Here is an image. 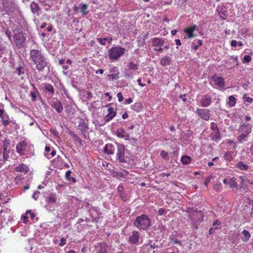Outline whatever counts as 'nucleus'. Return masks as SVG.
Here are the masks:
<instances>
[{"label": "nucleus", "instance_id": "nucleus-1", "mask_svg": "<svg viewBox=\"0 0 253 253\" xmlns=\"http://www.w3.org/2000/svg\"><path fill=\"white\" fill-rule=\"evenodd\" d=\"M30 59L36 64V69L39 72L43 71L49 65L47 58L41 49H31Z\"/></svg>", "mask_w": 253, "mask_h": 253}, {"label": "nucleus", "instance_id": "nucleus-2", "mask_svg": "<svg viewBox=\"0 0 253 253\" xmlns=\"http://www.w3.org/2000/svg\"><path fill=\"white\" fill-rule=\"evenodd\" d=\"M24 21L23 17H9V26L8 29L5 31V34L10 40H11L12 38L11 31L12 32H18L23 30L21 22H23Z\"/></svg>", "mask_w": 253, "mask_h": 253}, {"label": "nucleus", "instance_id": "nucleus-3", "mask_svg": "<svg viewBox=\"0 0 253 253\" xmlns=\"http://www.w3.org/2000/svg\"><path fill=\"white\" fill-rule=\"evenodd\" d=\"M151 224V219L145 214L137 216L133 222V225L139 230H146L150 227Z\"/></svg>", "mask_w": 253, "mask_h": 253}, {"label": "nucleus", "instance_id": "nucleus-4", "mask_svg": "<svg viewBox=\"0 0 253 253\" xmlns=\"http://www.w3.org/2000/svg\"><path fill=\"white\" fill-rule=\"evenodd\" d=\"M125 48L121 46H115L111 47L108 51V56L112 60H117L124 55L126 52Z\"/></svg>", "mask_w": 253, "mask_h": 253}, {"label": "nucleus", "instance_id": "nucleus-5", "mask_svg": "<svg viewBox=\"0 0 253 253\" xmlns=\"http://www.w3.org/2000/svg\"><path fill=\"white\" fill-rule=\"evenodd\" d=\"M12 32L13 33V41L16 45L19 48L23 47L25 46L26 38L24 36L23 30Z\"/></svg>", "mask_w": 253, "mask_h": 253}, {"label": "nucleus", "instance_id": "nucleus-6", "mask_svg": "<svg viewBox=\"0 0 253 253\" xmlns=\"http://www.w3.org/2000/svg\"><path fill=\"white\" fill-rule=\"evenodd\" d=\"M4 9L7 12L14 13L15 15L19 14L18 8L15 2L12 0H4L3 1Z\"/></svg>", "mask_w": 253, "mask_h": 253}, {"label": "nucleus", "instance_id": "nucleus-7", "mask_svg": "<svg viewBox=\"0 0 253 253\" xmlns=\"http://www.w3.org/2000/svg\"><path fill=\"white\" fill-rule=\"evenodd\" d=\"M117 152L116 153L117 159L120 163H126V158L125 157V147L123 144L119 143H116Z\"/></svg>", "mask_w": 253, "mask_h": 253}, {"label": "nucleus", "instance_id": "nucleus-8", "mask_svg": "<svg viewBox=\"0 0 253 253\" xmlns=\"http://www.w3.org/2000/svg\"><path fill=\"white\" fill-rule=\"evenodd\" d=\"M88 7L87 4L80 3L79 6L74 5L73 7V11L75 14H78L81 13L82 15H86L88 14Z\"/></svg>", "mask_w": 253, "mask_h": 253}, {"label": "nucleus", "instance_id": "nucleus-9", "mask_svg": "<svg viewBox=\"0 0 253 253\" xmlns=\"http://www.w3.org/2000/svg\"><path fill=\"white\" fill-rule=\"evenodd\" d=\"M78 128L80 130L84 137L86 138L87 134L89 127L88 125L86 123L85 121L81 118L80 120Z\"/></svg>", "mask_w": 253, "mask_h": 253}, {"label": "nucleus", "instance_id": "nucleus-10", "mask_svg": "<svg viewBox=\"0 0 253 253\" xmlns=\"http://www.w3.org/2000/svg\"><path fill=\"white\" fill-rule=\"evenodd\" d=\"M209 109L197 108L195 113L205 121H209L210 118V113Z\"/></svg>", "mask_w": 253, "mask_h": 253}, {"label": "nucleus", "instance_id": "nucleus-11", "mask_svg": "<svg viewBox=\"0 0 253 253\" xmlns=\"http://www.w3.org/2000/svg\"><path fill=\"white\" fill-rule=\"evenodd\" d=\"M28 145V143L25 140H21L18 142L16 145V152L20 155L22 156L25 155L26 151V147Z\"/></svg>", "mask_w": 253, "mask_h": 253}, {"label": "nucleus", "instance_id": "nucleus-12", "mask_svg": "<svg viewBox=\"0 0 253 253\" xmlns=\"http://www.w3.org/2000/svg\"><path fill=\"white\" fill-rule=\"evenodd\" d=\"M252 125L244 123L241 125L238 129L239 133H243L249 135L252 132Z\"/></svg>", "mask_w": 253, "mask_h": 253}, {"label": "nucleus", "instance_id": "nucleus-13", "mask_svg": "<svg viewBox=\"0 0 253 253\" xmlns=\"http://www.w3.org/2000/svg\"><path fill=\"white\" fill-rule=\"evenodd\" d=\"M108 113L104 117L105 123H108L112 120L117 115V112L113 107H109L107 109Z\"/></svg>", "mask_w": 253, "mask_h": 253}, {"label": "nucleus", "instance_id": "nucleus-14", "mask_svg": "<svg viewBox=\"0 0 253 253\" xmlns=\"http://www.w3.org/2000/svg\"><path fill=\"white\" fill-rule=\"evenodd\" d=\"M108 246L104 242L97 243L95 246V251L97 253H107Z\"/></svg>", "mask_w": 253, "mask_h": 253}, {"label": "nucleus", "instance_id": "nucleus-15", "mask_svg": "<svg viewBox=\"0 0 253 253\" xmlns=\"http://www.w3.org/2000/svg\"><path fill=\"white\" fill-rule=\"evenodd\" d=\"M39 2L41 5V8L47 10L50 9L53 4V0H39Z\"/></svg>", "mask_w": 253, "mask_h": 253}, {"label": "nucleus", "instance_id": "nucleus-16", "mask_svg": "<svg viewBox=\"0 0 253 253\" xmlns=\"http://www.w3.org/2000/svg\"><path fill=\"white\" fill-rule=\"evenodd\" d=\"M139 235L137 231L134 230L131 232V235L129 237L128 242L132 244H137L139 241Z\"/></svg>", "mask_w": 253, "mask_h": 253}, {"label": "nucleus", "instance_id": "nucleus-17", "mask_svg": "<svg viewBox=\"0 0 253 253\" xmlns=\"http://www.w3.org/2000/svg\"><path fill=\"white\" fill-rule=\"evenodd\" d=\"M211 79L219 87H223L225 86L224 79L223 77L214 75L211 76Z\"/></svg>", "mask_w": 253, "mask_h": 253}, {"label": "nucleus", "instance_id": "nucleus-18", "mask_svg": "<svg viewBox=\"0 0 253 253\" xmlns=\"http://www.w3.org/2000/svg\"><path fill=\"white\" fill-rule=\"evenodd\" d=\"M56 152L54 149H51L49 145H46L44 148V156L48 159L54 157L56 155Z\"/></svg>", "mask_w": 253, "mask_h": 253}, {"label": "nucleus", "instance_id": "nucleus-19", "mask_svg": "<svg viewBox=\"0 0 253 253\" xmlns=\"http://www.w3.org/2000/svg\"><path fill=\"white\" fill-rule=\"evenodd\" d=\"M211 97L209 95H205L201 100V105L204 107H207L210 106L211 103Z\"/></svg>", "mask_w": 253, "mask_h": 253}, {"label": "nucleus", "instance_id": "nucleus-20", "mask_svg": "<svg viewBox=\"0 0 253 253\" xmlns=\"http://www.w3.org/2000/svg\"><path fill=\"white\" fill-rule=\"evenodd\" d=\"M51 105L58 113H60L63 111V105L59 100L56 99L55 101H53Z\"/></svg>", "mask_w": 253, "mask_h": 253}, {"label": "nucleus", "instance_id": "nucleus-21", "mask_svg": "<svg viewBox=\"0 0 253 253\" xmlns=\"http://www.w3.org/2000/svg\"><path fill=\"white\" fill-rule=\"evenodd\" d=\"M42 85L44 89L48 93L49 95L52 96L55 93V90L53 85L49 83H43Z\"/></svg>", "mask_w": 253, "mask_h": 253}, {"label": "nucleus", "instance_id": "nucleus-22", "mask_svg": "<svg viewBox=\"0 0 253 253\" xmlns=\"http://www.w3.org/2000/svg\"><path fill=\"white\" fill-rule=\"evenodd\" d=\"M15 171L16 172H23L24 174H26L28 172L29 170V168L26 165L24 164H21L18 166H17L15 168Z\"/></svg>", "mask_w": 253, "mask_h": 253}, {"label": "nucleus", "instance_id": "nucleus-23", "mask_svg": "<svg viewBox=\"0 0 253 253\" xmlns=\"http://www.w3.org/2000/svg\"><path fill=\"white\" fill-rule=\"evenodd\" d=\"M196 25H192L189 27H188L184 30V32L187 34V38L190 39L191 38L194 37V34H193V32L196 29Z\"/></svg>", "mask_w": 253, "mask_h": 253}, {"label": "nucleus", "instance_id": "nucleus-24", "mask_svg": "<svg viewBox=\"0 0 253 253\" xmlns=\"http://www.w3.org/2000/svg\"><path fill=\"white\" fill-rule=\"evenodd\" d=\"M116 147H116L112 144L108 143L105 145L104 151L108 155H111L114 153Z\"/></svg>", "mask_w": 253, "mask_h": 253}, {"label": "nucleus", "instance_id": "nucleus-25", "mask_svg": "<svg viewBox=\"0 0 253 253\" xmlns=\"http://www.w3.org/2000/svg\"><path fill=\"white\" fill-rule=\"evenodd\" d=\"M165 39L159 38H154L152 39V44L154 46H161L164 44Z\"/></svg>", "mask_w": 253, "mask_h": 253}, {"label": "nucleus", "instance_id": "nucleus-26", "mask_svg": "<svg viewBox=\"0 0 253 253\" xmlns=\"http://www.w3.org/2000/svg\"><path fill=\"white\" fill-rule=\"evenodd\" d=\"M216 10L219 14H222L223 16L228 15L226 7L223 4L218 5L216 8Z\"/></svg>", "mask_w": 253, "mask_h": 253}, {"label": "nucleus", "instance_id": "nucleus-27", "mask_svg": "<svg viewBox=\"0 0 253 253\" xmlns=\"http://www.w3.org/2000/svg\"><path fill=\"white\" fill-rule=\"evenodd\" d=\"M211 139V140L217 141L221 138L219 130L213 131L210 135Z\"/></svg>", "mask_w": 253, "mask_h": 253}, {"label": "nucleus", "instance_id": "nucleus-28", "mask_svg": "<svg viewBox=\"0 0 253 253\" xmlns=\"http://www.w3.org/2000/svg\"><path fill=\"white\" fill-rule=\"evenodd\" d=\"M171 58L168 56H166L160 60V64L162 66H166L170 65Z\"/></svg>", "mask_w": 253, "mask_h": 253}, {"label": "nucleus", "instance_id": "nucleus-29", "mask_svg": "<svg viewBox=\"0 0 253 253\" xmlns=\"http://www.w3.org/2000/svg\"><path fill=\"white\" fill-rule=\"evenodd\" d=\"M228 185L230 188L238 189V184L236 182V179L235 177H232L229 179Z\"/></svg>", "mask_w": 253, "mask_h": 253}, {"label": "nucleus", "instance_id": "nucleus-30", "mask_svg": "<svg viewBox=\"0 0 253 253\" xmlns=\"http://www.w3.org/2000/svg\"><path fill=\"white\" fill-rule=\"evenodd\" d=\"M31 8L33 13L38 12L40 9H42L40 3L38 4L35 2H32L31 4Z\"/></svg>", "mask_w": 253, "mask_h": 253}, {"label": "nucleus", "instance_id": "nucleus-31", "mask_svg": "<svg viewBox=\"0 0 253 253\" xmlns=\"http://www.w3.org/2000/svg\"><path fill=\"white\" fill-rule=\"evenodd\" d=\"M72 173V171L70 170H68L66 171L65 173V178L67 180L69 181H72L73 183H75L76 182V179L74 177H71V174Z\"/></svg>", "mask_w": 253, "mask_h": 253}, {"label": "nucleus", "instance_id": "nucleus-32", "mask_svg": "<svg viewBox=\"0 0 253 253\" xmlns=\"http://www.w3.org/2000/svg\"><path fill=\"white\" fill-rule=\"evenodd\" d=\"M142 104L138 102H135L131 106V109L136 111V112H140L142 109Z\"/></svg>", "mask_w": 253, "mask_h": 253}, {"label": "nucleus", "instance_id": "nucleus-33", "mask_svg": "<svg viewBox=\"0 0 253 253\" xmlns=\"http://www.w3.org/2000/svg\"><path fill=\"white\" fill-rule=\"evenodd\" d=\"M230 64L231 65H233V67L235 66V65L236 66H238L239 65V61H238V57L237 56H231L230 57V62H229ZM233 67L231 66L230 67V68H232Z\"/></svg>", "mask_w": 253, "mask_h": 253}, {"label": "nucleus", "instance_id": "nucleus-34", "mask_svg": "<svg viewBox=\"0 0 253 253\" xmlns=\"http://www.w3.org/2000/svg\"><path fill=\"white\" fill-rule=\"evenodd\" d=\"M1 119L2 124L5 126H7L10 123V119L7 114H3L2 117H0Z\"/></svg>", "mask_w": 253, "mask_h": 253}, {"label": "nucleus", "instance_id": "nucleus-35", "mask_svg": "<svg viewBox=\"0 0 253 253\" xmlns=\"http://www.w3.org/2000/svg\"><path fill=\"white\" fill-rule=\"evenodd\" d=\"M242 233L243 235V237L242 238L243 241L245 242L248 241L251 236L248 230H244Z\"/></svg>", "mask_w": 253, "mask_h": 253}, {"label": "nucleus", "instance_id": "nucleus-36", "mask_svg": "<svg viewBox=\"0 0 253 253\" xmlns=\"http://www.w3.org/2000/svg\"><path fill=\"white\" fill-rule=\"evenodd\" d=\"M32 85L34 87V89H35V91L31 92L30 95L31 97V100L33 101H35L37 99V96L39 94V92L35 85L33 84Z\"/></svg>", "mask_w": 253, "mask_h": 253}, {"label": "nucleus", "instance_id": "nucleus-37", "mask_svg": "<svg viewBox=\"0 0 253 253\" xmlns=\"http://www.w3.org/2000/svg\"><path fill=\"white\" fill-rule=\"evenodd\" d=\"M236 167L242 170H246L248 169L249 166L245 164L243 162H239L236 165Z\"/></svg>", "mask_w": 253, "mask_h": 253}, {"label": "nucleus", "instance_id": "nucleus-38", "mask_svg": "<svg viewBox=\"0 0 253 253\" xmlns=\"http://www.w3.org/2000/svg\"><path fill=\"white\" fill-rule=\"evenodd\" d=\"M126 133V131L123 128H120L116 131L117 136L120 138L124 137Z\"/></svg>", "mask_w": 253, "mask_h": 253}, {"label": "nucleus", "instance_id": "nucleus-39", "mask_svg": "<svg viewBox=\"0 0 253 253\" xmlns=\"http://www.w3.org/2000/svg\"><path fill=\"white\" fill-rule=\"evenodd\" d=\"M191 161V157L187 155L183 156L181 158V162L184 165L189 164Z\"/></svg>", "mask_w": 253, "mask_h": 253}, {"label": "nucleus", "instance_id": "nucleus-40", "mask_svg": "<svg viewBox=\"0 0 253 253\" xmlns=\"http://www.w3.org/2000/svg\"><path fill=\"white\" fill-rule=\"evenodd\" d=\"M56 201V197L55 194H51L47 199V202L49 204H53Z\"/></svg>", "mask_w": 253, "mask_h": 253}, {"label": "nucleus", "instance_id": "nucleus-41", "mask_svg": "<svg viewBox=\"0 0 253 253\" xmlns=\"http://www.w3.org/2000/svg\"><path fill=\"white\" fill-rule=\"evenodd\" d=\"M232 154L233 153L231 151L226 152L224 155V159L227 161H231V160L233 159V157L232 156Z\"/></svg>", "mask_w": 253, "mask_h": 253}, {"label": "nucleus", "instance_id": "nucleus-42", "mask_svg": "<svg viewBox=\"0 0 253 253\" xmlns=\"http://www.w3.org/2000/svg\"><path fill=\"white\" fill-rule=\"evenodd\" d=\"M202 45V41L201 40H198L197 41H194L192 44V47L194 50H196L198 47Z\"/></svg>", "mask_w": 253, "mask_h": 253}, {"label": "nucleus", "instance_id": "nucleus-43", "mask_svg": "<svg viewBox=\"0 0 253 253\" xmlns=\"http://www.w3.org/2000/svg\"><path fill=\"white\" fill-rule=\"evenodd\" d=\"M228 99V105L230 107L234 106L236 103V98L233 96L231 95L229 97Z\"/></svg>", "mask_w": 253, "mask_h": 253}, {"label": "nucleus", "instance_id": "nucleus-44", "mask_svg": "<svg viewBox=\"0 0 253 253\" xmlns=\"http://www.w3.org/2000/svg\"><path fill=\"white\" fill-rule=\"evenodd\" d=\"M71 135L73 137V138H74V141L80 144H82V140L80 138L79 136H78L76 134L74 133V132H71Z\"/></svg>", "mask_w": 253, "mask_h": 253}, {"label": "nucleus", "instance_id": "nucleus-45", "mask_svg": "<svg viewBox=\"0 0 253 253\" xmlns=\"http://www.w3.org/2000/svg\"><path fill=\"white\" fill-rule=\"evenodd\" d=\"M10 150H3V161L5 162L7 161L9 158Z\"/></svg>", "mask_w": 253, "mask_h": 253}, {"label": "nucleus", "instance_id": "nucleus-46", "mask_svg": "<svg viewBox=\"0 0 253 253\" xmlns=\"http://www.w3.org/2000/svg\"><path fill=\"white\" fill-rule=\"evenodd\" d=\"M138 65L133 62L128 63V69L131 70H137Z\"/></svg>", "mask_w": 253, "mask_h": 253}, {"label": "nucleus", "instance_id": "nucleus-47", "mask_svg": "<svg viewBox=\"0 0 253 253\" xmlns=\"http://www.w3.org/2000/svg\"><path fill=\"white\" fill-rule=\"evenodd\" d=\"M119 75L120 73H117L115 74H111L109 75L108 77L111 80V81H113L114 80H117L119 79Z\"/></svg>", "mask_w": 253, "mask_h": 253}, {"label": "nucleus", "instance_id": "nucleus-48", "mask_svg": "<svg viewBox=\"0 0 253 253\" xmlns=\"http://www.w3.org/2000/svg\"><path fill=\"white\" fill-rule=\"evenodd\" d=\"M240 134L237 137V140L238 142L241 143L243 142V140H245L246 138L248 135L242 133H239Z\"/></svg>", "mask_w": 253, "mask_h": 253}, {"label": "nucleus", "instance_id": "nucleus-49", "mask_svg": "<svg viewBox=\"0 0 253 253\" xmlns=\"http://www.w3.org/2000/svg\"><path fill=\"white\" fill-rule=\"evenodd\" d=\"M215 176L214 175H210L207 177L204 181V184L206 187L208 186L209 183L211 182V179H213L214 178Z\"/></svg>", "mask_w": 253, "mask_h": 253}, {"label": "nucleus", "instance_id": "nucleus-50", "mask_svg": "<svg viewBox=\"0 0 253 253\" xmlns=\"http://www.w3.org/2000/svg\"><path fill=\"white\" fill-rule=\"evenodd\" d=\"M161 156L165 160H168L169 159V154L168 152H165L164 150L161 151Z\"/></svg>", "mask_w": 253, "mask_h": 253}, {"label": "nucleus", "instance_id": "nucleus-51", "mask_svg": "<svg viewBox=\"0 0 253 253\" xmlns=\"http://www.w3.org/2000/svg\"><path fill=\"white\" fill-rule=\"evenodd\" d=\"M63 73L65 75H68L69 73V67L67 65H63Z\"/></svg>", "mask_w": 253, "mask_h": 253}, {"label": "nucleus", "instance_id": "nucleus-52", "mask_svg": "<svg viewBox=\"0 0 253 253\" xmlns=\"http://www.w3.org/2000/svg\"><path fill=\"white\" fill-rule=\"evenodd\" d=\"M97 41L100 44L102 45H105L106 44V42H107V38H97Z\"/></svg>", "mask_w": 253, "mask_h": 253}, {"label": "nucleus", "instance_id": "nucleus-53", "mask_svg": "<svg viewBox=\"0 0 253 253\" xmlns=\"http://www.w3.org/2000/svg\"><path fill=\"white\" fill-rule=\"evenodd\" d=\"M168 212V210H167L165 208H160L158 211V214L159 215H163L166 213H167Z\"/></svg>", "mask_w": 253, "mask_h": 253}, {"label": "nucleus", "instance_id": "nucleus-54", "mask_svg": "<svg viewBox=\"0 0 253 253\" xmlns=\"http://www.w3.org/2000/svg\"><path fill=\"white\" fill-rule=\"evenodd\" d=\"M221 187V185L219 183H215L213 185V188L216 192L220 191Z\"/></svg>", "mask_w": 253, "mask_h": 253}, {"label": "nucleus", "instance_id": "nucleus-55", "mask_svg": "<svg viewBox=\"0 0 253 253\" xmlns=\"http://www.w3.org/2000/svg\"><path fill=\"white\" fill-rule=\"evenodd\" d=\"M210 128L213 131L219 130L216 124L214 122H212L211 124Z\"/></svg>", "mask_w": 253, "mask_h": 253}, {"label": "nucleus", "instance_id": "nucleus-56", "mask_svg": "<svg viewBox=\"0 0 253 253\" xmlns=\"http://www.w3.org/2000/svg\"><path fill=\"white\" fill-rule=\"evenodd\" d=\"M252 60V58H251V56L249 55H246L244 56V58H243V62L244 63H249V62H250Z\"/></svg>", "mask_w": 253, "mask_h": 253}, {"label": "nucleus", "instance_id": "nucleus-57", "mask_svg": "<svg viewBox=\"0 0 253 253\" xmlns=\"http://www.w3.org/2000/svg\"><path fill=\"white\" fill-rule=\"evenodd\" d=\"M17 74L20 76L24 73V69L23 67H19L16 69Z\"/></svg>", "mask_w": 253, "mask_h": 253}, {"label": "nucleus", "instance_id": "nucleus-58", "mask_svg": "<svg viewBox=\"0 0 253 253\" xmlns=\"http://www.w3.org/2000/svg\"><path fill=\"white\" fill-rule=\"evenodd\" d=\"M243 99L247 102L249 103H252L253 101V99L252 98L248 96L246 94L244 95L243 96Z\"/></svg>", "mask_w": 253, "mask_h": 253}, {"label": "nucleus", "instance_id": "nucleus-59", "mask_svg": "<svg viewBox=\"0 0 253 253\" xmlns=\"http://www.w3.org/2000/svg\"><path fill=\"white\" fill-rule=\"evenodd\" d=\"M9 145V142L7 140H4L3 142V150H8L7 148Z\"/></svg>", "mask_w": 253, "mask_h": 253}, {"label": "nucleus", "instance_id": "nucleus-60", "mask_svg": "<svg viewBox=\"0 0 253 253\" xmlns=\"http://www.w3.org/2000/svg\"><path fill=\"white\" fill-rule=\"evenodd\" d=\"M110 73H112L113 74L120 73L118 71V69L117 67H115V66H113V67H112L110 70Z\"/></svg>", "mask_w": 253, "mask_h": 253}, {"label": "nucleus", "instance_id": "nucleus-61", "mask_svg": "<svg viewBox=\"0 0 253 253\" xmlns=\"http://www.w3.org/2000/svg\"><path fill=\"white\" fill-rule=\"evenodd\" d=\"M117 97L118 98V101L119 102H122V101H123V100L124 99L123 95L121 92L118 93Z\"/></svg>", "mask_w": 253, "mask_h": 253}, {"label": "nucleus", "instance_id": "nucleus-62", "mask_svg": "<svg viewBox=\"0 0 253 253\" xmlns=\"http://www.w3.org/2000/svg\"><path fill=\"white\" fill-rule=\"evenodd\" d=\"M27 213L26 212L24 215L22 216L23 219V222L24 223H27L28 222H29L28 220V216L27 215Z\"/></svg>", "mask_w": 253, "mask_h": 253}, {"label": "nucleus", "instance_id": "nucleus-63", "mask_svg": "<svg viewBox=\"0 0 253 253\" xmlns=\"http://www.w3.org/2000/svg\"><path fill=\"white\" fill-rule=\"evenodd\" d=\"M66 243V238H62L61 239V242H60V245L61 246H64Z\"/></svg>", "mask_w": 253, "mask_h": 253}, {"label": "nucleus", "instance_id": "nucleus-64", "mask_svg": "<svg viewBox=\"0 0 253 253\" xmlns=\"http://www.w3.org/2000/svg\"><path fill=\"white\" fill-rule=\"evenodd\" d=\"M124 77L126 79H130L133 78V76L130 74L126 73L125 74Z\"/></svg>", "mask_w": 253, "mask_h": 253}]
</instances>
